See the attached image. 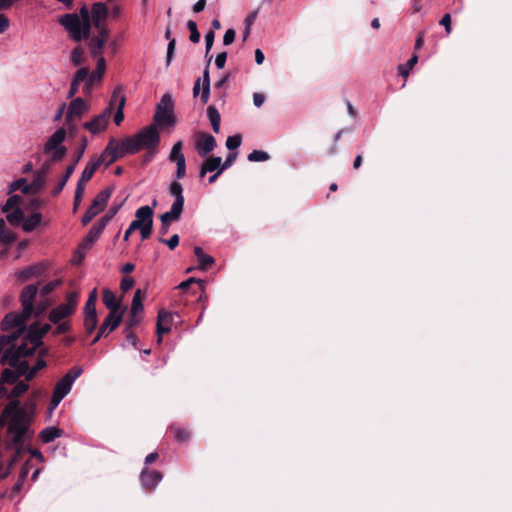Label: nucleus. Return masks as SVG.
Masks as SVG:
<instances>
[{"mask_svg":"<svg viewBox=\"0 0 512 512\" xmlns=\"http://www.w3.org/2000/svg\"><path fill=\"white\" fill-rule=\"evenodd\" d=\"M78 293L77 292H71L67 295L66 303H63L66 307L71 309V312H75L77 303H78Z\"/></svg>","mask_w":512,"mask_h":512,"instance_id":"e2e57ef3","label":"nucleus"},{"mask_svg":"<svg viewBox=\"0 0 512 512\" xmlns=\"http://www.w3.org/2000/svg\"><path fill=\"white\" fill-rule=\"evenodd\" d=\"M111 113L112 107L108 106L101 114L95 116L91 121L85 122L83 127L92 134H98L106 129Z\"/></svg>","mask_w":512,"mask_h":512,"instance_id":"f8f14e48","label":"nucleus"},{"mask_svg":"<svg viewBox=\"0 0 512 512\" xmlns=\"http://www.w3.org/2000/svg\"><path fill=\"white\" fill-rule=\"evenodd\" d=\"M187 28L190 31V41L193 43H198L200 41V33L198 31L196 22L193 20H188Z\"/></svg>","mask_w":512,"mask_h":512,"instance_id":"bf43d9fd","label":"nucleus"},{"mask_svg":"<svg viewBox=\"0 0 512 512\" xmlns=\"http://www.w3.org/2000/svg\"><path fill=\"white\" fill-rule=\"evenodd\" d=\"M50 153H51L50 161L58 162L65 157V155L67 153V149H66V147H60V148L53 149Z\"/></svg>","mask_w":512,"mask_h":512,"instance_id":"69168bd1","label":"nucleus"},{"mask_svg":"<svg viewBox=\"0 0 512 512\" xmlns=\"http://www.w3.org/2000/svg\"><path fill=\"white\" fill-rule=\"evenodd\" d=\"M18 380V375L14 370L4 369L1 376V382L7 384H14Z\"/></svg>","mask_w":512,"mask_h":512,"instance_id":"4d7b16f0","label":"nucleus"},{"mask_svg":"<svg viewBox=\"0 0 512 512\" xmlns=\"http://www.w3.org/2000/svg\"><path fill=\"white\" fill-rule=\"evenodd\" d=\"M144 293L142 292L141 289H137L134 293V297H133V300H132V305H131V312L132 314H138L140 312L143 311V297H144Z\"/></svg>","mask_w":512,"mask_h":512,"instance_id":"c03bdc74","label":"nucleus"},{"mask_svg":"<svg viewBox=\"0 0 512 512\" xmlns=\"http://www.w3.org/2000/svg\"><path fill=\"white\" fill-rule=\"evenodd\" d=\"M270 159V155L262 150H253L248 155V160L251 162L267 161Z\"/></svg>","mask_w":512,"mask_h":512,"instance_id":"13d9d810","label":"nucleus"},{"mask_svg":"<svg viewBox=\"0 0 512 512\" xmlns=\"http://www.w3.org/2000/svg\"><path fill=\"white\" fill-rule=\"evenodd\" d=\"M80 16L82 18V21H83V28H84V37L85 39L89 36V32H90V13H89V10H88V7L87 6H83L81 9H80Z\"/></svg>","mask_w":512,"mask_h":512,"instance_id":"8fccbe9b","label":"nucleus"},{"mask_svg":"<svg viewBox=\"0 0 512 512\" xmlns=\"http://www.w3.org/2000/svg\"><path fill=\"white\" fill-rule=\"evenodd\" d=\"M175 122L172 97L170 94L166 93L162 96L160 103L156 106L152 124H155L156 127H163L173 126Z\"/></svg>","mask_w":512,"mask_h":512,"instance_id":"7ed1b4c3","label":"nucleus"},{"mask_svg":"<svg viewBox=\"0 0 512 512\" xmlns=\"http://www.w3.org/2000/svg\"><path fill=\"white\" fill-rule=\"evenodd\" d=\"M46 177L38 172L35 173L34 179L29 186H31V193H36L41 190L45 185Z\"/></svg>","mask_w":512,"mask_h":512,"instance_id":"864d4df0","label":"nucleus"},{"mask_svg":"<svg viewBox=\"0 0 512 512\" xmlns=\"http://www.w3.org/2000/svg\"><path fill=\"white\" fill-rule=\"evenodd\" d=\"M162 474L159 471L144 469L141 472V482L146 489L153 490L162 480Z\"/></svg>","mask_w":512,"mask_h":512,"instance_id":"4be33fe9","label":"nucleus"},{"mask_svg":"<svg viewBox=\"0 0 512 512\" xmlns=\"http://www.w3.org/2000/svg\"><path fill=\"white\" fill-rule=\"evenodd\" d=\"M170 431L174 433V438L177 442H185L190 438V432L176 424L170 426Z\"/></svg>","mask_w":512,"mask_h":512,"instance_id":"a18cd8bd","label":"nucleus"},{"mask_svg":"<svg viewBox=\"0 0 512 512\" xmlns=\"http://www.w3.org/2000/svg\"><path fill=\"white\" fill-rule=\"evenodd\" d=\"M179 235L174 234L169 239L160 238L159 241L166 244L170 250H174L179 245Z\"/></svg>","mask_w":512,"mask_h":512,"instance_id":"338daca9","label":"nucleus"},{"mask_svg":"<svg viewBox=\"0 0 512 512\" xmlns=\"http://www.w3.org/2000/svg\"><path fill=\"white\" fill-rule=\"evenodd\" d=\"M177 288L185 293H189L191 291L192 294H196L198 292L202 294L204 292V281L191 277L186 281L181 282Z\"/></svg>","mask_w":512,"mask_h":512,"instance_id":"b1692460","label":"nucleus"},{"mask_svg":"<svg viewBox=\"0 0 512 512\" xmlns=\"http://www.w3.org/2000/svg\"><path fill=\"white\" fill-rule=\"evenodd\" d=\"M184 205L172 204L170 210L160 216L161 223H169L178 221L183 212Z\"/></svg>","mask_w":512,"mask_h":512,"instance_id":"c85d7f7f","label":"nucleus"},{"mask_svg":"<svg viewBox=\"0 0 512 512\" xmlns=\"http://www.w3.org/2000/svg\"><path fill=\"white\" fill-rule=\"evenodd\" d=\"M112 188L108 187L102 191H100L95 198L93 199L91 205L85 212L82 217V224L86 226L88 223L92 221V219L98 215L101 211L106 207L108 200L112 194Z\"/></svg>","mask_w":512,"mask_h":512,"instance_id":"39448f33","label":"nucleus"},{"mask_svg":"<svg viewBox=\"0 0 512 512\" xmlns=\"http://www.w3.org/2000/svg\"><path fill=\"white\" fill-rule=\"evenodd\" d=\"M71 62L78 66L83 62V50L79 47L75 48L71 53Z\"/></svg>","mask_w":512,"mask_h":512,"instance_id":"774afa93","label":"nucleus"},{"mask_svg":"<svg viewBox=\"0 0 512 512\" xmlns=\"http://www.w3.org/2000/svg\"><path fill=\"white\" fill-rule=\"evenodd\" d=\"M418 62V56L416 54L412 55V57L407 61L404 65H399L398 73L403 78H407L410 70L416 65Z\"/></svg>","mask_w":512,"mask_h":512,"instance_id":"49530a36","label":"nucleus"},{"mask_svg":"<svg viewBox=\"0 0 512 512\" xmlns=\"http://www.w3.org/2000/svg\"><path fill=\"white\" fill-rule=\"evenodd\" d=\"M104 45L103 39L92 38L89 44L91 55L93 57H101Z\"/></svg>","mask_w":512,"mask_h":512,"instance_id":"09e8293b","label":"nucleus"},{"mask_svg":"<svg viewBox=\"0 0 512 512\" xmlns=\"http://www.w3.org/2000/svg\"><path fill=\"white\" fill-rule=\"evenodd\" d=\"M21 202H22V197L21 196H19V195H11L7 199L5 205L3 206L2 211L4 213H7L10 210H14V209H16V207L20 206Z\"/></svg>","mask_w":512,"mask_h":512,"instance_id":"3c124183","label":"nucleus"},{"mask_svg":"<svg viewBox=\"0 0 512 512\" xmlns=\"http://www.w3.org/2000/svg\"><path fill=\"white\" fill-rule=\"evenodd\" d=\"M241 142H242L241 134H235V135L229 136L227 138L226 147L232 151V150L237 149L241 145Z\"/></svg>","mask_w":512,"mask_h":512,"instance_id":"680f3d73","label":"nucleus"},{"mask_svg":"<svg viewBox=\"0 0 512 512\" xmlns=\"http://www.w3.org/2000/svg\"><path fill=\"white\" fill-rule=\"evenodd\" d=\"M72 314L73 312H71V309L66 307L64 304H60L50 311L48 318L52 323L57 324Z\"/></svg>","mask_w":512,"mask_h":512,"instance_id":"bb28decb","label":"nucleus"},{"mask_svg":"<svg viewBox=\"0 0 512 512\" xmlns=\"http://www.w3.org/2000/svg\"><path fill=\"white\" fill-rule=\"evenodd\" d=\"M221 166V157L210 156L202 163L199 176L203 178L208 172L218 171Z\"/></svg>","mask_w":512,"mask_h":512,"instance_id":"393cba45","label":"nucleus"},{"mask_svg":"<svg viewBox=\"0 0 512 512\" xmlns=\"http://www.w3.org/2000/svg\"><path fill=\"white\" fill-rule=\"evenodd\" d=\"M172 313L164 309L159 310L156 323L157 343L162 342V335L168 333L172 324Z\"/></svg>","mask_w":512,"mask_h":512,"instance_id":"dca6fc26","label":"nucleus"},{"mask_svg":"<svg viewBox=\"0 0 512 512\" xmlns=\"http://www.w3.org/2000/svg\"><path fill=\"white\" fill-rule=\"evenodd\" d=\"M96 301H97V291H96V289H94L90 293V295L85 303L84 313L96 312Z\"/></svg>","mask_w":512,"mask_h":512,"instance_id":"6e6d98bb","label":"nucleus"},{"mask_svg":"<svg viewBox=\"0 0 512 512\" xmlns=\"http://www.w3.org/2000/svg\"><path fill=\"white\" fill-rule=\"evenodd\" d=\"M63 431L57 427H47L41 431L39 437L43 443H50L62 435Z\"/></svg>","mask_w":512,"mask_h":512,"instance_id":"c9c22d12","label":"nucleus"},{"mask_svg":"<svg viewBox=\"0 0 512 512\" xmlns=\"http://www.w3.org/2000/svg\"><path fill=\"white\" fill-rule=\"evenodd\" d=\"M29 389V385L23 381L16 382V385L10 393V397L17 398L23 395Z\"/></svg>","mask_w":512,"mask_h":512,"instance_id":"052dcab7","label":"nucleus"},{"mask_svg":"<svg viewBox=\"0 0 512 512\" xmlns=\"http://www.w3.org/2000/svg\"><path fill=\"white\" fill-rule=\"evenodd\" d=\"M207 115L215 133L220 131L221 116L215 106L210 105L207 108Z\"/></svg>","mask_w":512,"mask_h":512,"instance_id":"e433bc0d","label":"nucleus"},{"mask_svg":"<svg viewBox=\"0 0 512 512\" xmlns=\"http://www.w3.org/2000/svg\"><path fill=\"white\" fill-rule=\"evenodd\" d=\"M100 163L99 161L97 160V158H92L86 165V167L84 168V170L82 171V174H81V177H80V181L81 182H89L94 173L97 171V169L100 167Z\"/></svg>","mask_w":512,"mask_h":512,"instance_id":"2f4dec72","label":"nucleus"},{"mask_svg":"<svg viewBox=\"0 0 512 512\" xmlns=\"http://www.w3.org/2000/svg\"><path fill=\"white\" fill-rule=\"evenodd\" d=\"M31 316H25L24 311L21 313L16 312H10L6 314L4 319L1 322V329L5 332H8L12 329H15L13 333H16L20 336V334L25 329V322L30 318Z\"/></svg>","mask_w":512,"mask_h":512,"instance_id":"6e6552de","label":"nucleus"},{"mask_svg":"<svg viewBox=\"0 0 512 512\" xmlns=\"http://www.w3.org/2000/svg\"><path fill=\"white\" fill-rule=\"evenodd\" d=\"M60 23L71 33L74 40L80 41L85 38L83 24L76 14L63 15Z\"/></svg>","mask_w":512,"mask_h":512,"instance_id":"1a4fd4ad","label":"nucleus"},{"mask_svg":"<svg viewBox=\"0 0 512 512\" xmlns=\"http://www.w3.org/2000/svg\"><path fill=\"white\" fill-rule=\"evenodd\" d=\"M87 143H88V141H87L86 136H83L81 138L80 145L77 147V149L75 150V152L73 154L72 163L66 167L65 174L63 175L62 179L53 188V190L51 192L54 197L58 196L61 193V191L64 189L67 181L69 180L71 175L74 173L76 165L78 164V162L83 157V154H84L85 149L87 147Z\"/></svg>","mask_w":512,"mask_h":512,"instance_id":"20e7f679","label":"nucleus"},{"mask_svg":"<svg viewBox=\"0 0 512 512\" xmlns=\"http://www.w3.org/2000/svg\"><path fill=\"white\" fill-rule=\"evenodd\" d=\"M183 187L178 181H173L169 187V193L175 197L174 204L184 205Z\"/></svg>","mask_w":512,"mask_h":512,"instance_id":"58836bf2","label":"nucleus"},{"mask_svg":"<svg viewBox=\"0 0 512 512\" xmlns=\"http://www.w3.org/2000/svg\"><path fill=\"white\" fill-rule=\"evenodd\" d=\"M121 157H123V155L117 146V141L115 139H111L102 151L101 155L97 157V160L100 164L105 163L106 166H109Z\"/></svg>","mask_w":512,"mask_h":512,"instance_id":"2eb2a0df","label":"nucleus"},{"mask_svg":"<svg viewBox=\"0 0 512 512\" xmlns=\"http://www.w3.org/2000/svg\"><path fill=\"white\" fill-rule=\"evenodd\" d=\"M36 350L37 349L24 338L23 342L18 347L11 346L5 350L1 361L8 363L10 366H15L20 358L31 356Z\"/></svg>","mask_w":512,"mask_h":512,"instance_id":"423d86ee","label":"nucleus"},{"mask_svg":"<svg viewBox=\"0 0 512 512\" xmlns=\"http://www.w3.org/2000/svg\"><path fill=\"white\" fill-rule=\"evenodd\" d=\"M216 139L213 135L206 132H199L196 136L195 148L199 155L206 156L216 147Z\"/></svg>","mask_w":512,"mask_h":512,"instance_id":"4468645a","label":"nucleus"},{"mask_svg":"<svg viewBox=\"0 0 512 512\" xmlns=\"http://www.w3.org/2000/svg\"><path fill=\"white\" fill-rule=\"evenodd\" d=\"M3 418L10 420L8 430L14 434V442L20 444L24 441L27 432V414L20 407L19 400L10 401L2 412Z\"/></svg>","mask_w":512,"mask_h":512,"instance_id":"f257e3e1","label":"nucleus"},{"mask_svg":"<svg viewBox=\"0 0 512 512\" xmlns=\"http://www.w3.org/2000/svg\"><path fill=\"white\" fill-rule=\"evenodd\" d=\"M6 218L11 225L18 226L23 223L24 213L20 207H16V209L10 210L6 213Z\"/></svg>","mask_w":512,"mask_h":512,"instance_id":"37998d69","label":"nucleus"},{"mask_svg":"<svg viewBox=\"0 0 512 512\" xmlns=\"http://www.w3.org/2000/svg\"><path fill=\"white\" fill-rule=\"evenodd\" d=\"M123 315L121 314H114L109 313L101 326L99 327L100 335H109L111 332H113L115 329L118 328V326L122 322Z\"/></svg>","mask_w":512,"mask_h":512,"instance_id":"6ab92c4d","label":"nucleus"},{"mask_svg":"<svg viewBox=\"0 0 512 512\" xmlns=\"http://www.w3.org/2000/svg\"><path fill=\"white\" fill-rule=\"evenodd\" d=\"M43 272H44V267L42 265L38 264V265H33V266H29V267L25 268L18 274V277L22 281H27L32 277L40 276Z\"/></svg>","mask_w":512,"mask_h":512,"instance_id":"473e14b6","label":"nucleus"},{"mask_svg":"<svg viewBox=\"0 0 512 512\" xmlns=\"http://www.w3.org/2000/svg\"><path fill=\"white\" fill-rule=\"evenodd\" d=\"M28 472H29V470L26 466H23L21 468L18 479L12 487L11 496H13L21 491L23 483H24L25 479L27 478Z\"/></svg>","mask_w":512,"mask_h":512,"instance_id":"de8ad7c7","label":"nucleus"},{"mask_svg":"<svg viewBox=\"0 0 512 512\" xmlns=\"http://www.w3.org/2000/svg\"><path fill=\"white\" fill-rule=\"evenodd\" d=\"M117 146L123 156L125 154H135L142 149L136 134L131 137H126L120 142L117 141Z\"/></svg>","mask_w":512,"mask_h":512,"instance_id":"aec40b11","label":"nucleus"},{"mask_svg":"<svg viewBox=\"0 0 512 512\" xmlns=\"http://www.w3.org/2000/svg\"><path fill=\"white\" fill-rule=\"evenodd\" d=\"M88 109V103L81 97L73 99L68 106L66 124H70L76 119H80L82 115L88 111Z\"/></svg>","mask_w":512,"mask_h":512,"instance_id":"ddd939ff","label":"nucleus"},{"mask_svg":"<svg viewBox=\"0 0 512 512\" xmlns=\"http://www.w3.org/2000/svg\"><path fill=\"white\" fill-rule=\"evenodd\" d=\"M102 300H103L104 305L110 310L109 313L123 315V313L126 310V307H124V308L121 307L120 300H118L116 298V295L114 294V292H112L109 289L103 290Z\"/></svg>","mask_w":512,"mask_h":512,"instance_id":"a211bd4d","label":"nucleus"},{"mask_svg":"<svg viewBox=\"0 0 512 512\" xmlns=\"http://www.w3.org/2000/svg\"><path fill=\"white\" fill-rule=\"evenodd\" d=\"M120 207L121 204L110 207L108 213L101 217L97 222H99L105 228L107 224L113 219V217L118 213Z\"/></svg>","mask_w":512,"mask_h":512,"instance_id":"5fc2aeb1","label":"nucleus"},{"mask_svg":"<svg viewBox=\"0 0 512 512\" xmlns=\"http://www.w3.org/2000/svg\"><path fill=\"white\" fill-rule=\"evenodd\" d=\"M212 60V56L208 58L207 65L203 71L202 77V92H201V102L206 104L210 97V74H209V66Z\"/></svg>","mask_w":512,"mask_h":512,"instance_id":"a878e982","label":"nucleus"},{"mask_svg":"<svg viewBox=\"0 0 512 512\" xmlns=\"http://www.w3.org/2000/svg\"><path fill=\"white\" fill-rule=\"evenodd\" d=\"M104 229L105 228L99 222L94 223L84 240L79 245V249H90L93 243L100 237Z\"/></svg>","mask_w":512,"mask_h":512,"instance_id":"412c9836","label":"nucleus"},{"mask_svg":"<svg viewBox=\"0 0 512 512\" xmlns=\"http://www.w3.org/2000/svg\"><path fill=\"white\" fill-rule=\"evenodd\" d=\"M88 78V68L82 67L79 70H77L72 80L80 84L83 81L87 82Z\"/></svg>","mask_w":512,"mask_h":512,"instance_id":"0e129e2a","label":"nucleus"},{"mask_svg":"<svg viewBox=\"0 0 512 512\" xmlns=\"http://www.w3.org/2000/svg\"><path fill=\"white\" fill-rule=\"evenodd\" d=\"M108 14V8L106 4L102 2L94 3L92 6V22L95 28H100L101 19L105 18Z\"/></svg>","mask_w":512,"mask_h":512,"instance_id":"cd10ccee","label":"nucleus"},{"mask_svg":"<svg viewBox=\"0 0 512 512\" xmlns=\"http://www.w3.org/2000/svg\"><path fill=\"white\" fill-rule=\"evenodd\" d=\"M106 70V62L103 56L99 57L97 60L96 69L92 72H88V82H96L100 81Z\"/></svg>","mask_w":512,"mask_h":512,"instance_id":"72a5a7b5","label":"nucleus"},{"mask_svg":"<svg viewBox=\"0 0 512 512\" xmlns=\"http://www.w3.org/2000/svg\"><path fill=\"white\" fill-rule=\"evenodd\" d=\"M41 220L42 215L40 213H33L29 217L24 218L22 223V229L25 232H32L41 224Z\"/></svg>","mask_w":512,"mask_h":512,"instance_id":"f704fd0d","label":"nucleus"},{"mask_svg":"<svg viewBox=\"0 0 512 512\" xmlns=\"http://www.w3.org/2000/svg\"><path fill=\"white\" fill-rule=\"evenodd\" d=\"M37 293L38 287L34 284L27 285L23 288L20 295V302L25 316H31L34 313V301Z\"/></svg>","mask_w":512,"mask_h":512,"instance_id":"9b49d317","label":"nucleus"},{"mask_svg":"<svg viewBox=\"0 0 512 512\" xmlns=\"http://www.w3.org/2000/svg\"><path fill=\"white\" fill-rule=\"evenodd\" d=\"M66 130L64 128L57 129L47 140L44 145V152L50 153L53 149L63 147L61 144L65 140Z\"/></svg>","mask_w":512,"mask_h":512,"instance_id":"5701e85b","label":"nucleus"},{"mask_svg":"<svg viewBox=\"0 0 512 512\" xmlns=\"http://www.w3.org/2000/svg\"><path fill=\"white\" fill-rule=\"evenodd\" d=\"M97 324V312L84 313V328L87 334L93 333Z\"/></svg>","mask_w":512,"mask_h":512,"instance_id":"79ce46f5","label":"nucleus"},{"mask_svg":"<svg viewBox=\"0 0 512 512\" xmlns=\"http://www.w3.org/2000/svg\"><path fill=\"white\" fill-rule=\"evenodd\" d=\"M79 366L72 367L55 385L50 400V409H55L64 397L71 391L74 381L82 374Z\"/></svg>","mask_w":512,"mask_h":512,"instance_id":"f03ea898","label":"nucleus"},{"mask_svg":"<svg viewBox=\"0 0 512 512\" xmlns=\"http://www.w3.org/2000/svg\"><path fill=\"white\" fill-rule=\"evenodd\" d=\"M25 338L36 349L40 348L43 345V340H42L43 336L40 334V332L38 330V324H32L30 326L29 331Z\"/></svg>","mask_w":512,"mask_h":512,"instance_id":"c756f323","label":"nucleus"},{"mask_svg":"<svg viewBox=\"0 0 512 512\" xmlns=\"http://www.w3.org/2000/svg\"><path fill=\"white\" fill-rule=\"evenodd\" d=\"M157 205V200L154 199L152 202V207L145 205L138 208L135 212L136 219L133 220L130 225L132 229L138 230L142 227H145L148 223H153V207Z\"/></svg>","mask_w":512,"mask_h":512,"instance_id":"9d476101","label":"nucleus"},{"mask_svg":"<svg viewBox=\"0 0 512 512\" xmlns=\"http://www.w3.org/2000/svg\"><path fill=\"white\" fill-rule=\"evenodd\" d=\"M21 190L23 194H30L31 193V186L27 183V180L25 178H20L15 181H13L9 185L8 194H12L14 191Z\"/></svg>","mask_w":512,"mask_h":512,"instance_id":"ea45409f","label":"nucleus"},{"mask_svg":"<svg viewBox=\"0 0 512 512\" xmlns=\"http://www.w3.org/2000/svg\"><path fill=\"white\" fill-rule=\"evenodd\" d=\"M194 254L198 259L199 268L201 270H208L214 263L213 257L204 253L203 249L199 246L194 247Z\"/></svg>","mask_w":512,"mask_h":512,"instance_id":"7c9ffc66","label":"nucleus"},{"mask_svg":"<svg viewBox=\"0 0 512 512\" xmlns=\"http://www.w3.org/2000/svg\"><path fill=\"white\" fill-rule=\"evenodd\" d=\"M142 149L156 150L160 143V133L155 124L141 129L137 134Z\"/></svg>","mask_w":512,"mask_h":512,"instance_id":"0eeeda50","label":"nucleus"},{"mask_svg":"<svg viewBox=\"0 0 512 512\" xmlns=\"http://www.w3.org/2000/svg\"><path fill=\"white\" fill-rule=\"evenodd\" d=\"M19 335L16 334V333H11V334H7V335H2L0 337V354L2 353V351L6 348V350L8 348H10L12 345V343L14 341H16L18 339Z\"/></svg>","mask_w":512,"mask_h":512,"instance_id":"603ef678","label":"nucleus"},{"mask_svg":"<svg viewBox=\"0 0 512 512\" xmlns=\"http://www.w3.org/2000/svg\"><path fill=\"white\" fill-rule=\"evenodd\" d=\"M125 102H126V97L121 92V89L119 87H117L112 94L111 101L109 104V106H111L113 108L114 103H118L117 111L114 115V122L117 126H119L122 123V121L124 120L123 110H124Z\"/></svg>","mask_w":512,"mask_h":512,"instance_id":"f3484780","label":"nucleus"},{"mask_svg":"<svg viewBox=\"0 0 512 512\" xmlns=\"http://www.w3.org/2000/svg\"><path fill=\"white\" fill-rule=\"evenodd\" d=\"M16 240V235L6 228L5 221L0 218V242L11 244Z\"/></svg>","mask_w":512,"mask_h":512,"instance_id":"a19ab883","label":"nucleus"},{"mask_svg":"<svg viewBox=\"0 0 512 512\" xmlns=\"http://www.w3.org/2000/svg\"><path fill=\"white\" fill-rule=\"evenodd\" d=\"M182 149H183V142L177 141L173 145V147L170 151V154L168 157L169 161L176 164V163L183 162V160H186L184 154L182 153Z\"/></svg>","mask_w":512,"mask_h":512,"instance_id":"4c0bfd02","label":"nucleus"}]
</instances>
